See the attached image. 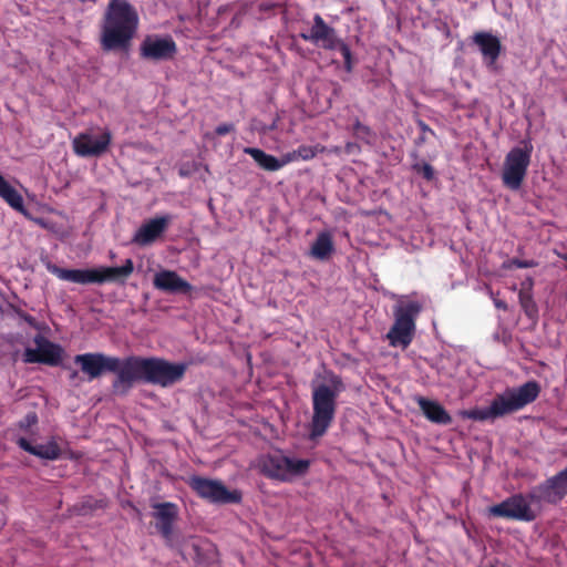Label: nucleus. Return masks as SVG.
<instances>
[{"instance_id":"f257e3e1","label":"nucleus","mask_w":567,"mask_h":567,"mask_svg":"<svg viewBox=\"0 0 567 567\" xmlns=\"http://www.w3.org/2000/svg\"><path fill=\"white\" fill-rule=\"evenodd\" d=\"M138 14L127 0H111L104 14L101 44L104 50L126 49L138 28Z\"/></svg>"},{"instance_id":"f03ea898","label":"nucleus","mask_w":567,"mask_h":567,"mask_svg":"<svg viewBox=\"0 0 567 567\" xmlns=\"http://www.w3.org/2000/svg\"><path fill=\"white\" fill-rule=\"evenodd\" d=\"M344 390L340 377L326 372L321 381L312 382V419L310 437L322 436L331 425L337 410V398Z\"/></svg>"},{"instance_id":"7ed1b4c3","label":"nucleus","mask_w":567,"mask_h":567,"mask_svg":"<svg viewBox=\"0 0 567 567\" xmlns=\"http://www.w3.org/2000/svg\"><path fill=\"white\" fill-rule=\"evenodd\" d=\"M540 386L536 381H528L518 388H508L496 395L488 406L477 408L466 413L475 421L495 420L513 413L536 400Z\"/></svg>"},{"instance_id":"20e7f679","label":"nucleus","mask_w":567,"mask_h":567,"mask_svg":"<svg viewBox=\"0 0 567 567\" xmlns=\"http://www.w3.org/2000/svg\"><path fill=\"white\" fill-rule=\"evenodd\" d=\"M393 324L386 333V340L393 348L405 350L413 341L416 331V318L422 305L408 296H394Z\"/></svg>"},{"instance_id":"39448f33","label":"nucleus","mask_w":567,"mask_h":567,"mask_svg":"<svg viewBox=\"0 0 567 567\" xmlns=\"http://www.w3.org/2000/svg\"><path fill=\"white\" fill-rule=\"evenodd\" d=\"M47 270L59 279L74 284H103L126 279L134 270L132 259H126L120 267H100L91 269H64L48 262Z\"/></svg>"},{"instance_id":"423d86ee","label":"nucleus","mask_w":567,"mask_h":567,"mask_svg":"<svg viewBox=\"0 0 567 567\" xmlns=\"http://www.w3.org/2000/svg\"><path fill=\"white\" fill-rule=\"evenodd\" d=\"M533 144L529 140H523L506 155L502 179L506 187L516 190L520 187L530 164Z\"/></svg>"},{"instance_id":"0eeeda50","label":"nucleus","mask_w":567,"mask_h":567,"mask_svg":"<svg viewBox=\"0 0 567 567\" xmlns=\"http://www.w3.org/2000/svg\"><path fill=\"white\" fill-rule=\"evenodd\" d=\"M300 37L305 41H309L323 49L339 50L344 60L346 68L351 70L350 48L337 37L336 30L328 25L320 14L313 16V24L308 32H302Z\"/></svg>"},{"instance_id":"6e6552de","label":"nucleus","mask_w":567,"mask_h":567,"mask_svg":"<svg viewBox=\"0 0 567 567\" xmlns=\"http://www.w3.org/2000/svg\"><path fill=\"white\" fill-rule=\"evenodd\" d=\"M116 377L112 383L114 393L125 395L136 382L146 383V358L128 357L124 360L116 358Z\"/></svg>"},{"instance_id":"1a4fd4ad","label":"nucleus","mask_w":567,"mask_h":567,"mask_svg":"<svg viewBox=\"0 0 567 567\" xmlns=\"http://www.w3.org/2000/svg\"><path fill=\"white\" fill-rule=\"evenodd\" d=\"M187 367L184 362L172 363L158 358H146V383L168 388L184 378Z\"/></svg>"},{"instance_id":"9d476101","label":"nucleus","mask_w":567,"mask_h":567,"mask_svg":"<svg viewBox=\"0 0 567 567\" xmlns=\"http://www.w3.org/2000/svg\"><path fill=\"white\" fill-rule=\"evenodd\" d=\"M189 486L202 497L212 503H237L241 495L237 491H228L227 487L217 480H209L199 476H193L189 480Z\"/></svg>"},{"instance_id":"9b49d317","label":"nucleus","mask_w":567,"mask_h":567,"mask_svg":"<svg viewBox=\"0 0 567 567\" xmlns=\"http://www.w3.org/2000/svg\"><path fill=\"white\" fill-rule=\"evenodd\" d=\"M530 501H533L530 495L528 497L520 494L514 495L489 507L488 512L495 517L530 522L535 518V513L530 508Z\"/></svg>"},{"instance_id":"f8f14e48","label":"nucleus","mask_w":567,"mask_h":567,"mask_svg":"<svg viewBox=\"0 0 567 567\" xmlns=\"http://www.w3.org/2000/svg\"><path fill=\"white\" fill-rule=\"evenodd\" d=\"M112 135L107 130L89 131L79 134L73 140L75 154L82 157L100 156L110 146Z\"/></svg>"},{"instance_id":"ddd939ff","label":"nucleus","mask_w":567,"mask_h":567,"mask_svg":"<svg viewBox=\"0 0 567 567\" xmlns=\"http://www.w3.org/2000/svg\"><path fill=\"white\" fill-rule=\"evenodd\" d=\"M35 348H27L23 353L25 363H44L58 365L62 360L63 350L60 346L49 341L43 336L34 338Z\"/></svg>"},{"instance_id":"4468645a","label":"nucleus","mask_w":567,"mask_h":567,"mask_svg":"<svg viewBox=\"0 0 567 567\" xmlns=\"http://www.w3.org/2000/svg\"><path fill=\"white\" fill-rule=\"evenodd\" d=\"M176 51V43L171 35L151 34L140 45L141 56L152 61L169 60Z\"/></svg>"},{"instance_id":"2eb2a0df","label":"nucleus","mask_w":567,"mask_h":567,"mask_svg":"<svg viewBox=\"0 0 567 567\" xmlns=\"http://www.w3.org/2000/svg\"><path fill=\"white\" fill-rule=\"evenodd\" d=\"M567 495V467L536 486L530 498L536 502L557 504Z\"/></svg>"},{"instance_id":"dca6fc26","label":"nucleus","mask_w":567,"mask_h":567,"mask_svg":"<svg viewBox=\"0 0 567 567\" xmlns=\"http://www.w3.org/2000/svg\"><path fill=\"white\" fill-rule=\"evenodd\" d=\"M74 362L81 367L90 380L99 378L103 372L116 369V357L105 355L101 352L78 354Z\"/></svg>"},{"instance_id":"f3484780","label":"nucleus","mask_w":567,"mask_h":567,"mask_svg":"<svg viewBox=\"0 0 567 567\" xmlns=\"http://www.w3.org/2000/svg\"><path fill=\"white\" fill-rule=\"evenodd\" d=\"M171 221V215L156 216L152 219L146 220L135 231L132 238V243L142 247L153 244L157 238H159L164 234Z\"/></svg>"},{"instance_id":"a211bd4d","label":"nucleus","mask_w":567,"mask_h":567,"mask_svg":"<svg viewBox=\"0 0 567 567\" xmlns=\"http://www.w3.org/2000/svg\"><path fill=\"white\" fill-rule=\"evenodd\" d=\"M473 41L478 47L486 66L489 70H495L502 50L499 39L489 32H477L474 34Z\"/></svg>"},{"instance_id":"6ab92c4d","label":"nucleus","mask_w":567,"mask_h":567,"mask_svg":"<svg viewBox=\"0 0 567 567\" xmlns=\"http://www.w3.org/2000/svg\"><path fill=\"white\" fill-rule=\"evenodd\" d=\"M153 285L157 290L168 293H188L193 287L173 270H161L155 274Z\"/></svg>"},{"instance_id":"aec40b11","label":"nucleus","mask_w":567,"mask_h":567,"mask_svg":"<svg viewBox=\"0 0 567 567\" xmlns=\"http://www.w3.org/2000/svg\"><path fill=\"white\" fill-rule=\"evenodd\" d=\"M154 517L156 518V528L167 543H172L173 538V524L177 517L178 511L173 503L155 504Z\"/></svg>"},{"instance_id":"412c9836","label":"nucleus","mask_w":567,"mask_h":567,"mask_svg":"<svg viewBox=\"0 0 567 567\" xmlns=\"http://www.w3.org/2000/svg\"><path fill=\"white\" fill-rule=\"evenodd\" d=\"M18 445L23 451L44 460H56L61 455V449L53 439L43 444L32 445L27 439L20 437Z\"/></svg>"},{"instance_id":"4be33fe9","label":"nucleus","mask_w":567,"mask_h":567,"mask_svg":"<svg viewBox=\"0 0 567 567\" xmlns=\"http://www.w3.org/2000/svg\"><path fill=\"white\" fill-rule=\"evenodd\" d=\"M419 408L423 412V414L426 416L427 420H430L433 423L437 424H449L452 421V417L447 413V411L437 402L427 400L423 396H417L415 399Z\"/></svg>"},{"instance_id":"5701e85b","label":"nucleus","mask_w":567,"mask_h":567,"mask_svg":"<svg viewBox=\"0 0 567 567\" xmlns=\"http://www.w3.org/2000/svg\"><path fill=\"white\" fill-rule=\"evenodd\" d=\"M285 466H287L286 455L280 452L268 455L261 463L262 472L267 476L284 482L287 481L288 473L285 471Z\"/></svg>"},{"instance_id":"b1692460","label":"nucleus","mask_w":567,"mask_h":567,"mask_svg":"<svg viewBox=\"0 0 567 567\" xmlns=\"http://www.w3.org/2000/svg\"><path fill=\"white\" fill-rule=\"evenodd\" d=\"M334 251L333 238L330 231H320L312 243L309 255L317 260H328Z\"/></svg>"},{"instance_id":"393cba45","label":"nucleus","mask_w":567,"mask_h":567,"mask_svg":"<svg viewBox=\"0 0 567 567\" xmlns=\"http://www.w3.org/2000/svg\"><path fill=\"white\" fill-rule=\"evenodd\" d=\"M0 197L13 209L25 213L20 193L0 174Z\"/></svg>"},{"instance_id":"a878e982","label":"nucleus","mask_w":567,"mask_h":567,"mask_svg":"<svg viewBox=\"0 0 567 567\" xmlns=\"http://www.w3.org/2000/svg\"><path fill=\"white\" fill-rule=\"evenodd\" d=\"M244 152L250 155L254 158V161L266 171L276 172L280 169L278 158L270 154H267L262 150L255 147H246Z\"/></svg>"},{"instance_id":"bb28decb","label":"nucleus","mask_w":567,"mask_h":567,"mask_svg":"<svg viewBox=\"0 0 567 567\" xmlns=\"http://www.w3.org/2000/svg\"><path fill=\"white\" fill-rule=\"evenodd\" d=\"M287 466H285V471L287 473V481L290 482L296 477L305 475L310 466V461L305 458H298L293 456L286 455Z\"/></svg>"},{"instance_id":"cd10ccee","label":"nucleus","mask_w":567,"mask_h":567,"mask_svg":"<svg viewBox=\"0 0 567 567\" xmlns=\"http://www.w3.org/2000/svg\"><path fill=\"white\" fill-rule=\"evenodd\" d=\"M519 303L529 318H534L537 315L536 305L528 291L520 290L518 293Z\"/></svg>"},{"instance_id":"c85d7f7f","label":"nucleus","mask_w":567,"mask_h":567,"mask_svg":"<svg viewBox=\"0 0 567 567\" xmlns=\"http://www.w3.org/2000/svg\"><path fill=\"white\" fill-rule=\"evenodd\" d=\"M319 152V146L301 145L296 150V154L299 159L309 161L313 158Z\"/></svg>"},{"instance_id":"c756f323","label":"nucleus","mask_w":567,"mask_h":567,"mask_svg":"<svg viewBox=\"0 0 567 567\" xmlns=\"http://www.w3.org/2000/svg\"><path fill=\"white\" fill-rule=\"evenodd\" d=\"M298 157L296 154V150L289 153L284 154L280 158H278V162L280 164V169L286 166L289 163L297 162Z\"/></svg>"},{"instance_id":"7c9ffc66","label":"nucleus","mask_w":567,"mask_h":567,"mask_svg":"<svg viewBox=\"0 0 567 567\" xmlns=\"http://www.w3.org/2000/svg\"><path fill=\"white\" fill-rule=\"evenodd\" d=\"M415 168L420 173H422L424 178H426L427 181L432 179L434 176V171H433L432 166L427 163H423L422 165H416Z\"/></svg>"},{"instance_id":"2f4dec72","label":"nucleus","mask_w":567,"mask_h":567,"mask_svg":"<svg viewBox=\"0 0 567 567\" xmlns=\"http://www.w3.org/2000/svg\"><path fill=\"white\" fill-rule=\"evenodd\" d=\"M512 264L517 268H532L535 266V262L533 260L514 259L512 260Z\"/></svg>"},{"instance_id":"473e14b6","label":"nucleus","mask_w":567,"mask_h":567,"mask_svg":"<svg viewBox=\"0 0 567 567\" xmlns=\"http://www.w3.org/2000/svg\"><path fill=\"white\" fill-rule=\"evenodd\" d=\"M234 130L231 124H220L216 127L217 135H225Z\"/></svg>"},{"instance_id":"72a5a7b5","label":"nucleus","mask_w":567,"mask_h":567,"mask_svg":"<svg viewBox=\"0 0 567 567\" xmlns=\"http://www.w3.org/2000/svg\"><path fill=\"white\" fill-rule=\"evenodd\" d=\"M38 422V417L34 413H29L24 421L21 423V426H31V425H34L35 423Z\"/></svg>"},{"instance_id":"f704fd0d","label":"nucleus","mask_w":567,"mask_h":567,"mask_svg":"<svg viewBox=\"0 0 567 567\" xmlns=\"http://www.w3.org/2000/svg\"><path fill=\"white\" fill-rule=\"evenodd\" d=\"M493 301H494V306L496 308L502 309V310H506L507 309V305H506L505 301L496 299V298H494Z\"/></svg>"},{"instance_id":"c9c22d12","label":"nucleus","mask_w":567,"mask_h":567,"mask_svg":"<svg viewBox=\"0 0 567 567\" xmlns=\"http://www.w3.org/2000/svg\"><path fill=\"white\" fill-rule=\"evenodd\" d=\"M420 127H421V130H422L423 132H430V133H433V132L430 130V127H429L425 123H423V122H421V123H420Z\"/></svg>"}]
</instances>
